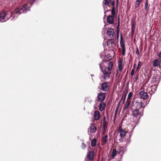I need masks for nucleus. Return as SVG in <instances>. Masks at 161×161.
<instances>
[{
  "label": "nucleus",
  "instance_id": "ea45409f",
  "mask_svg": "<svg viewBox=\"0 0 161 161\" xmlns=\"http://www.w3.org/2000/svg\"><path fill=\"white\" fill-rule=\"evenodd\" d=\"M158 56L159 58L161 59V51L159 53L158 55Z\"/></svg>",
  "mask_w": 161,
  "mask_h": 161
},
{
  "label": "nucleus",
  "instance_id": "2eb2a0df",
  "mask_svg": "<svg viewBox=\"0 0 161 161\" xmlns=\"http://www.w3.org/2000/svg\"><path fill=\"white\" fill-rule=\"evenodd\" d=\"M128 92V91L127 89H125V90H124L123 93V94L122 97V99H123V104L124 103L125 100V97H126V96L127 95V94Z\"/></svg>",
  "mask_w": 161,
  "mask_h": 161
},
{
  "label": "nucleus",
  "instance_id": "dca6fc26",
  "mask_svg": "<svg viewBox=\"0 0 161 161\" xmlns=\"http://www.w3.org/2000/svg\"><path fill=\"white\" fill-rule=\"evenodd\" d=\"M153 65L154 67H158L160 66V62L158 59L154 60L153 62Z\"/></svg>",
  "mask_w": 161,
  "mask_h": 161
},
{
  "label": "nucleus",
  "instance_id": "c756f323",
  "mask_svg": "<svg viewBox=\"0 0 161 161\" xmlns=\"http://www.w3.org/2000/svg\"><path fill=\"white\" fill-rule=\"evenodd\" d=\"M132 93L131 92H129L128 96L127 99L129 100V99H130L132 96Z\"/></svg>",
  "mask_w": 161,
  "mask_h": 161
},
{
  "label": "nucleus",
  "instance_id": "0eeeda50",
  "mask_svg": "<svg viewBox=\"0 0 161 161\" xmlns=\"http://www.w3.org/2000/svg\"><path fill=\"white\" fill-rule=\"evenodd\" d=\"M107 34L109 37L112 38L114 37V29L111 28H108L107 31Z\"/></svg>",
  "mask_w": 161,
  "mask_h": 161
},
{
  "label": "nucleus",
  "instance_id": "f03ea898",
  "mask_svg": "<svg viewBox=\"0 0 161 161\" xmlns=\"http://www.w3.org/2000/svg\"><path fill=\"white\" fill-rule=\"evenodd\" d=\"M103 8L104 11V17L107 16L106 14L109 15L111 14V6L114 5V3L110 2V0H105V2H103Z\"/></svg>",
  "mask_w": 161,
  "mask_h": 161
},
{
  "label": "nucleus",
  "instance_id": "58836bf2",
  "mask_svg": "<svg viewBox=\"0 0 161 161\" xmlns=\"http://www.w3.org/2000/svg\"><path fill=\"white\" fill-rule=\"evenodd\" d=\"M82 147L83 149H84L86 147V145L85 144L82 143Z\"/></svg>",
  "mask_w": 161,
  "mask_h": 161
},
{
  "label": "nucleus",
  "instance_id": "473e14b6",
  "mask_svg": "<svg viewBox=\"0 0 161 161\" xmlns=\"http://www.w3.org/2000/svg\"><path fill=\"white\" fill-rule=\"evenodd\" d=\"M141 61H139L138 63V65H137V69H140V68H139V66H141Z\"/></svg>",
  "mask_w": 161,
  "mask_h": 161
},
{
  "label": "nucleus",
  "instance_id": "f704fd0d",
  "mask_svg": "<svg viewBox=\"0 0 161 161\" xmlns=\"http://www.w3.org/2000/svg\"><path fill=\"white\" fill-rule=\"evenodd\" d=\"M131 29H135V25L133 23L131 24Z\"/></svg>",
  "mask_w": 161,
  "mask_h": 161
},
{
  "label": "nucleus",
  "instance_id": "f257e3e1",
  "mask_svg": "<svg viewBox=\"0 0 161 161\" xmlns=\"http://www.w3.org/2000/svg\"><path fill=\"white\" fill-rule=\"evenodd\" d=\"M107 64L108 66L105 67L104 70H102L103 73L104 75L105 78L108 79L109 78L110 75L111 73V71L113 67V62L111 61L108 62L102 61V62L99 64L100 68L101 70L102 69V68L103 67V65L104 64Z\"/></svg>",
  "mask_w": 161,
  "mask_h": 161
},
{
  "label": "nucleus",
  "instance_id": "9d476101",
  "mask_svg": "<svg viewBox=\"0 0 161 161\" xmlns=\"http://www.w3.org/2000/svg\"><path fill=\"white\" fill-rule=\"evenodd\" d=\"M139 95L140 97L143 99H146L148 97L147 93L143 91H142L140 92Z\"/></svg>",
  "mask_w": 161,
  "mask_h": 161
},
{
  "label": "nucleus",
  "instance_id": "f8f14e48",
  "mask_svg": "<svg viewBox=\"0 0 161 161\" xmlns=\"http://www.w3.org/2000/svg\"><path fill=\"white\" fill-rule=\"evenodd\" d=\"M94 117L95 120H98L100 117V112L98 111H95L94 113Z\"/></svg>",
  "mask_w": 161,
  "mask_h": 161
},
{
  "label": "nucleus",
  "instance_id": "b1692460",
  "mask_svg": "<svg viewBox=\"0 0 161 161\" xmlns=\"http://www.w3.org/2000/svg\"><path fill=\"white\" fill-rule=\"evenodd\" d=\"M97 141L95 138L93 139L91 142V145L93 147H94L96 145Z\"/></svg>",
  "mask_w": 161,
  "mask_h": 161
},
{
  "label": "nucleus",
  "instance_id": "4be33fe9",
  "mask_svg": "<svg viewBox=\"0 0 161 161\" xmlns=\"http://www.w3.org/2000/svg\"><path fill=\"white\" fill-rule=\"evenodd\" d=\"M116 155V151L115 149H114L113 150L112 153L111 155V157L112 158L115 157Z\"/></svg>",
  "mask_w": 161,
  "mask_h": 161
},
{
  "label": "nucleus",
  "instance_id": "ddd939ff",
  "mask_svg": "<svg viewBox=\"0 0 161 161\" xmlns=\"http://www.w3.org/2000/svg\"><path fill=\"white\" fill-rule=\"evenodd\" d=\"M140 98H134L133 100V106H137L140 103Z\"/></svg>",
  "mask_w": 161,
  "mask_h": 161
},
{
  "label": "nucleus",
  "instance_id": "1a4fd4ad",
  "mask_svg": "<svg viewBox=\"0 0 161 161\" xmlns=\"http://www.w3.org/2000/svg\"><path fill=\"white\" fill-rule=\"evenodd\" d=\"M105 98V94L101 92L97 96V98L98 101L102 102L104 100Z\"/></svg>",
  "mask_w": 161,
  "mask_h": 161
},
{
  "label": "nucleus",
  "instance_id": "7c9ffc66",
  "mask_svg": "<svg viewBox=\"0 0 161 161\" xmlns=\"http://www.w3.org/2000/svg\"><path fill=\"white\" fill-rule=\"evenodd\" d=\"M149 7L148 6V4L147 3V1L145 4V9L147 10H148L149 9Z\"/></svg>",
  "mask_w": 161,
  "mask_h": 161
},
{
  "label": "nucleus",
  "instance_id": "c9c22d12",
  "mask_svg": "<svg viewBox=\"0 0 161 161\" xmlns=\"http://www.w3.org/2000/svg\"><path fill=\"white\" fill-rule=\"evenodd\" d=\"M31 2V4L32 5L36 0H29Z\"/></svg>",
  "mask_w": 161,
  "mask_h": 161
},
{
  "label": "nucleus",
  "instance_id": "a18cd8bd",
  "mask_svg": "<svg viewBox=\"0 0 161 161\" xmlns=\"http://www.w3.org/2000/svg\"><path fill=\"white\" fill-rule=\"evenodd\" d=\"M111 0H110V2H111ZM104 2H105V0H104Z\"/></svg>",
  "mask_w": 161,
  "mask_h": 161
},
{
  "label": "nucleus",
  "instance_id": "79ce46f5",
  "mask_svg": "<svg viewBox=\"0 0 161 161\" xmlns=\"http://www.w3.org/2000/svg\"><path fill=\"white\" fill-rule=\"evenodd\" d=\"M123 99H121L119 101V103H118V106H119V104L121 102V101H122V100Z\"/></svg>",
  "mask_w": 161,
  "mask_h": 161
},
{
  "label": "nucleus",
  "instance_id": "9b49d317",
  "mask_svg": "<svg viewBox=\"0 0 161 161\" xmlns=\"http://www.w3.org/2000/svg\"><path fill=\"white\" fill-rule=\"evenodd\" d=\"M109 89L108 84L107 82L103 83L102 85V90L103 91H106Z\"/></svg>",
  "mask_w": 161,
  "mask_h": 161
},
{
  "label": "nucleus",
  "instance_id": "2f4dec72",
  "mask_svg": "<svg viewBox=\"0 0 161 161\" xmlns=\"http://www.w3.org/2000/svg\"><path fill=\"white\" fill-rule=\"evenodd\" d=\"M124 149V148L123 147H119V153H120L121 152H122L123 151Z\"/></svg>",
  "mask_w": 161,
  "mask_h": 161
},
{
  "label": "nucleus",
  "instance_id": "c03bdc74",
  "mask_svg": "<svg viewBox=\"0 0 161 161\" xmlns=\"http://www.w3.org/2000/svg\"><path fill=\"white\" fill-rule=\"evenodd\" d=\"M117 74H118V71L117 70Z\"/></svg>",
  "mask_w": 161,
  "mask_h": 161
},
{
  "label": "nucleus",
  "instance_id": "5701e85b",
  "mask_svg": "<svg viewBox=\"0 0 161 161\" xmlns=\"http://www.w3.org/2000/svg\"><path fill=\"white\" fill-rule=\"evenodd\" d=\"M130 103V102H128V101H127L126 102V103L124 106L123 109L124 110L126 109L128 107Z\"/></svg>",
  "mask_w": 161,
  "mask_h": 161
},
{
  "label": "nucleus",
  "instance_id": "72a5a7b5",
  "mask_svg": "<svg viewBox=\"0 0 161 161\" xmlns=\"http://www.w3.org/2000/svg\"><path fill=\"white\" fill-rule=\"evenodd\" d=\"M122 53L123 55H125V48H122Z\"/></svg>",
  "mask_w": 161,
  "mask_h": 161
},
{
  "label": "nucleus",
  "instance_id": "7ed1b4c3",
  "mask_svg": "<svg viewBox=\"0 0 161 161\" xmlns=\"http://www.w3.org/2000/svg\"><path fill=\"white\" fill-rule=\"evenodd\" d=\"M14 13L11 15L9 13H7L5 11H3L0 12V22H5L11 18V19H14Z\"/></svg>",
  "mask_w": 161,
  "mask_h": 161
},
{
  "label": "nucleus",
  "instance_id": "49530a36",
  "mask_svg": "<svg viewBox=\"0 0 161 161\" xmlns=\"http://www.w3.org/2000/svg\"><path fill=\"white\" fill-rule=\"evenodd\" d=\"M106 25H104V27H105V26Z\"/></svg>",
  "mask_w": 161,
  "mask_h": 161
},
{
  "label": "nucleus",
  "instance_id": "a19ab883",
  "mask_svg": "<svg viewBox=\"0 0 161 161\" xmlns=\"http://www.w3.org/2000/svg\"><path fill=\"white\" fill-rule=\"evenodd\" d=\"M131 31L132 34H133L134 33L135 29H131Z\"/></svg>",
  "mask_w": 161,
  "mask_h": 161
},
{
  "label": "nucleus",
  "instance_id": "6e6552de",
  "mask_svg": "<svg viewBox=\"0 0 161 161\" xmlns=\"http://www.w3.org/2000/svg\"><path fill=\"white\" fill-rule=\"evenodd\" d=\"M118 131L120 133V136L121 137L125 136L126 135V132L124 129H122L121 126L119 127Z\"/></svg>",
  "mask_w": 161,
  "mask_h": 161
},
{
  "label": "nucleus",
  "instance_id": "a878e982",
  "mask_svg": "<svg viewBox=\"0 0 161 161\" xmlns=\"http://www.w3.org/2000/svg\"><path fill=\"white\" fill-rule=\"evenodd\" d=\"M142 0H137L135 4V7L136 8H137L138 5H139Z\"/></svg>",
  "mask_w": 161,
  "mask_h": 161
},
{
  "label": "nucleus",
  "instance_id": "e433bc0d",
  "mask_svg": "<svg viewBox=\"0 0 161 161\" xmlns=\"http://www.w3.org/2000/svg\"><path fill=\"white\" fill-rule=\"evenodd\" d=\"M136 53L138 55L139 54V50L138 48H137L136 50Z\"/></svg>",
  "mask_w": 161,
  "mask_h": 161
},
{
  "label": "nucleus",
  "instance_id": "20e7f679",
  "mask_svg": "<svg viewBox=\"0 0 161 161\" xmlns=\"http://www.w3.org/2000/svg\"><path fill=\"white\" fill-rule=\"evenodd\" d=\"M27 7V4H25L21 9L17 8L14 10V13L15 17H17L18 15L22 13H26L27 11L26 7Z\"/></svg>",
  "mask_w": 161,
  "mask_h": 161
},
{
  "label": "nucleus",
  "instance_id": "bb28decb",
  "mask_svg": "<svg viewBox=\"0 0 161 161\" xmlns=\"http://www.w3.org/2000/svg\"><path fill=\"white\" fill-rule=\"evenodd\" d=\"M112 41L113 40L112 39H110L109 40L107 43L108 45V46H109L110 44H111V46L113 45L114 43Z\"/></svg>",
  "mask_w": 161,
  "mask_h": 161
},
{
  "label": "nucleus",
  "instance_id": "aec40b11",
  "mask_svg": "<svg viewBox=\"0 0 161 161\" xmlns=\"http://www.w3.org/2000/svg\"><path fill=\"white\" fill-rule=\"evenodd\" d=\"M108 138V136L107 135H106L105 136L103 137V140L102 141V143L103 144V145H104V144H105L107 142V139Z\"/></svg>",
  "mask_w": 161,
  "mask_h": 161
},
{
  "label": "nucleus",
  "instance_id": "f3484780",
  "mask_svg": "<svg viewBox=\"0 0 161 161\" xmlns=\"http://www.w3.org/2000/svg\"><path fill=\"white\" fill-rule=\"evenodd\" d=\"M139 110L138 109H134L132 111V115L133 116L136 117L139 115Z\"/></svg>",
  "mask_w": 161,
  "mask_h": 161
},
{
  "label": "nucleus",
  "instance_id": "4468645a",
  "mask_svg": "<svg viewBox=\"0 0 161 161\" xmlns=\"http://www.w3.org/2000/svg\"><path fill=\"white\" fill-rule=\"evenodd\" d=\"M87 157L89 160H92L94 157V153L93 151L89 152L87 154Z\"/></svg>",
  "mask_w": 161,
  "mask_h": 161
},
{
  "label": "nucleus",
  "instance_id": "c85d7f7f",
  "mask_svg": "<svg viewBox=\"0 0 161 161\" xmlns=\"http://www.w3.org/2000/svg\"><path fill=\"white\" fill-rule=\"evenodd\" d=\"M135 65H134V68H133L131 72L130 75L131 76H133L134 74V73L135 71Z\"/></svg>",
  "mask_w": 161,
  "mask_h": 161
},
{
  "label": "nucleus",
  "instance_id": "423d86ee",
  "mask_svg": "<svg viewBox=\"0 0 161 161\" xmlns=\"http://www.w3.org/2000/svg\"><path fill=\"white\" fill-rule=\"evenodd\" d=\"M97 130V128L95 125L91 124L90 128L88 129V132L90 135L95 133Z\"/></svg>",
  "mask_w": 161,
  "mask_h": 161
},
{
  "label": "nucleus",
  "instance_id": "412c9836",
  "mask_svg": "<svg viewBox=\"0 0 161 161\" xmlns=\"http://www.w3.org/2000/svg\"><path fill=\"white\" fill-rule=\"evenodd\" d=\"M119 71L121 72L122 71L123 67L122 66V62L120 61L119 63Z\"/></svg>",
  "mask_w": 161,
  "mask_h": 161
},
{
  "label": "nucleus",
  "instance_id": "6ab92c4d",
  "mask_svg": "<svg viewBox=\"0 0 161 161\" xmlns=\"http://www.w3.org/2000/svg\"><path fill=\"white\" fill-rule=\"evenodd\" d=\"M122 35H121L120 36V46L122 48H125V47L123 42V40L122 39Z\"/></svg>",
  "mask_w": 161,
  "mask_h": 161
},
{
  "label": "nucleus",
  "instance_id": "393cba45",
  "mask_svg": "<svg viewBox=\"0 0 161 161\" xmlns=\"http://www.w3.org/2000/svg\"><path fill=\"white\" fill-rule=\"evenodd\" d=\"M119 23H118V26H117V37L118 38L119 37Z\"/></svg>",
  "mask_w": 161,
  "mask_h": 161
},
{
  "label": "nucleus",
  "instance_id": "cd10ccee",
  "mask_svg": "<svg viewBox=\"0 0 161 161\" xmlns=\"http://www.w3.org/2000/svg\"><path fill=\"white\" fill-rule=\"evenodd\" d=\"M144 104L143 103H142L141 101H140V103L139 104V107L140 108H141L142 107L144 108L145 106H144Z\"/></svg>",
  "mask_w": 161,
  "mask_h": 161
},
{
  "label": "nucleus",
  "instance_id": "4c0bfd02",
  "mask_svg": "<svg viewBox=\"0 0 161 161\" xmlns=\"http://www.w3.org/2000/svg\"><path fill=\"white\" fill-rule=\"evenodd\" d=\"M106 124V122L105 120V117H104V119L103 121V125L104 126L105 124Z\"/></svg>",
  "mask_w": 161,
  "mask_h": 161
},
{
  "label": "nucleus",
  "instance_id": "39448f33",
  "mask_svg": "<svg viewBox=\"0 0 161 161\" xmlns=\"http://www.w3.org/2000/svg\"><path fill=\"white\" fill-rule=\"evenodd\" d=\"M115 14V9L114 7L113 6L111 9V15H108L107 18V21L108 23L111 24H113Z\"/></svg>",
  "mask_w": 161,
  "mask_h": 161
},
{
  "label": "nucleus",
  "instance_id": "37998d69",
  "mask_svg": "<svg viewBox=\"0 0 161 161\" xmlns=\"http://www.w3.org/2000/svg\"><path fill=\"white\" fill-rule=\"evenodd\" d=\"M85 161H88V159H85Z\"/></svg>",
  "mask_w": 161,
  "mask_h": 161
},
{
  "label": "nucleus",
  "instance_id": "a211bd4d",
  "mask_svg": "<svg viewBox=\"0 0 161 161\" xmlns=\"http://www.w3.org/2000/svg\"><path fill=\"white\" fill-rule=\"evenodd\" d=\"M105 105L103 103H101L99 105V109L100 111H103Z\"/></svg>",
  "mask_w": 161,
  "mask_h": 161
}]
</instances>
